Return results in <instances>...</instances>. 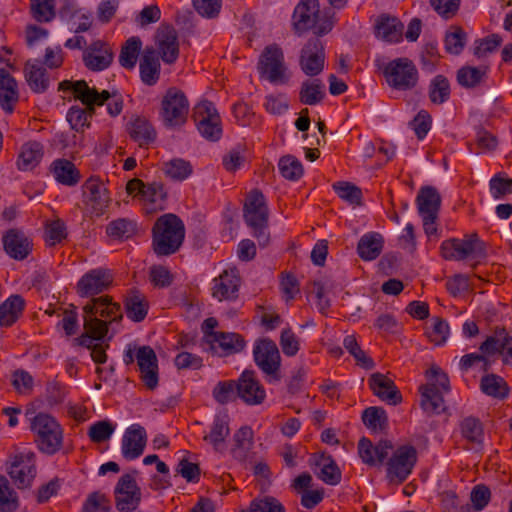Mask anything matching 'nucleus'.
Masks as SVG:
<instances>
[{
    "mask_svg": "<svg viewBox=\"0 0 512 512\" xmlns=\"http://www.w3.org/2000/svg\"><path fill=\"white\" fill-rule=\"evenodd\" d=\"M368 384L375 396L388 404L397 405L401 403L402 396L392 379L386 375L376 372L369 379Z\"/></svg>",
    "mask_w": 512,
    "mask_h": 512,
    "instance_id": "nucleus-27",
    "label": "nucleus"
},
{
    "mask_svg": "<svg viewBox=\"0 0 512 512\" xmlns=\"http://www.w3.org/2000/svg\"><path fill=\"white\" fill-rule=\"evenodd\" d=\"M156 53L166 64H173L179 56L177 32L172 26H161L155 35Z\"/></svg>",
    "mask_w": 512,
    "mask_h": 512,
    "instance_id": "nucleus-21",
    "label": "nucleus"
},
{
    "mask_svg": "<svg viewBox=\"0 0 512 512\" xmlns=\"http://www.w3.org/2000/svg\"><path fill=\"white\" fill-rule=\"evenodd\" d=\"M31 428L37 435L38 447L42 452L52 455L61 448L62 429L53 417L39 413L34 417Z\"/></svg>",
    "mask_w": 512,
    "mask_h": 512,
    "instance_id": "nucleus-7",
    "label": "nucleus"
},
{
    "mask_svg": "<svg viewBox=\"0 0 512 512\" xmlns=\"http://www.w3.org/2000/svg\"><path fill=\"white\" fill-rule=\"evenodd\" d=\"M365 426L374 432H382L388 426V417L382 407H368L362 413Z\"/></svg>",
    "mask_w": 512,
    "mask_h": 512,
    "instance_id": "nucleus-49",
    "label": "nucleus"
},
{
    "mask_svg": "<svg viewBox=\"0 0 512 512\" xmlns=\"http://www.w3.org/2000/svg\"><path fill=\"white\" fill-rule=\"evenodd\" d=\"M59 90L71 91L76 100H79L85 108L72 106L67 113V121L76 132H83L90 126V119L95 114V106L104 105L110 98V92H99L94 87H89L85 80H64L59 83Z\"/></svg>",
    "mask_w": 512,
    "mask_h": 512,
    "instance_id": "nucleus-1",
    "label": "nucleus"
},
{
    "mask_svg": "<svg viewBox=\"0 0 512 512\" xmlns=\"http://www.w3.org/2000/svg\"><path fill=\"white\" fill-rule=\"evenodd\" d=\"M229 434L228 415L218 414L214 417L209 433L204 435L203 440L211 444L215 451H220Z\"/></svg>",
    "mask_w": 512,
    "mask_h": 512,
    "instance_id": "nucleus-35",
    "label": "nucleus"
},
{
    "mask_svg": "<svg viewBox=\"0 0 512 512\" xmlns=\"http://www.w3.org/2000/svg\"><path fill=\"white\" fill-rule=\"evenodd\" d=\"M43 156L42 145L36 141L25 143L17 159V167L23 171L32 170Z\"/></svg>",
    "mask_w": 512,
    "mask_h": 512,
    "instance_id": "nucleus-39",
    "label": "nucleus"
},
{
    "mask_svg": "<svg viewBox=\"0 0 512 512\" xmlns=\"http://www.w3.org/2000/svg\"><path fill=\"white\" fill-rule=\"evenodd\" d=\"M441 254L446 260L480 259L485 257V245L477 234L466 235L463 239H449L441 244Z\"/></svg>",
    "mask_w": 512,
    "mask_h": 512,
    "instance_id": "nucleus-8",
    "label": "nucleus"
},
{
    "mask_svg": "<svg viewBox=\"0 0 512 512\" xmlns=\"http://www.w3.org/2000/svg\"><path fill=\"white\" fill-rule=\"evenodd\" d=\"M343 345L345 349L356 359L358 365L365 369H372L374 367L373 360L360 348L354 335L346 336L344 338Z\"/></svg>",
    "mask_w": 512,
    "mask_h": 512,
    "instance_id": "nucleus-58",
    "label": "nucleus"
},
{
    "mask_svg": "<svg viewBox=\"0 0 512 512\" xmlns=\"http://www.w3.org/2000/svg\"><path fill=\"white\" fill-rule=\"evenodd\" d=\"M325 63V50L322 41L313 37L303 46L299 64L301 70L308 76H317L323 71Z\"/></svg>",
    "mask_w": 512,
    "mask_h": 512,
    "instance_id": "nucleus-17",
    "label": "nucleus"
},
{
    "mask_svg": "<svg viewBox=\"0 0 512 512\" xmlns=\"http://www.w3.org/2000/svg\"><path fill=\"white\" fill-rule=\"evenodd\" d=\"M24 76L34 93H45L50 86V77L39 60H28L24 66Z\"/></svg>",
    "mask_w": 512,
    "mask_h": 512,
    "instance_id": "nucleus-28",
    "label": "nucleus"
},
{
    "mask_svg": "<svg viewBox=\"0 0 512 512\" xmlns=\"http://www.w3.org/2000/svg\"><path fill=\"white\" fill-rule=\"evenodd\" d=\"M278 166L281 175L288 180H298L303 174L300 161L290 155L282 157Z\"/></svg>",
    "mask_w": 512,
    "mask_h": 512,
    "instance_id": "nucleus-60",
    "label": "nucleus"
},
{
    "mask_svg": "<svg viewBox=\"0 0 512 512\" xmlns=\"http://www.w3.org/2000/svg\"><path fill=\"white\" fill-rule=\"evenodd\" d=\"M142 47V41L139 37H130L121 48L119 63L126 69H133Z\"/></svg>",
    "mask_w": 512,
    "mask_h": 512,
    "instance_id": "nucleus-48",
    "label": "nucleus"
},
{
    "mask_svg": "<svg viewBox=\"0 0 512 512\" xmlns=\"http://www.w3.org/2000/svg\"><path fill=\"white\" fill-rule=\"evenodd\" d=\"M54 178L66 186H74L80 181V173L75 165L66 159H58L52 164Z\"/></svg>",
    "mask_w": 512,
    "mask_h": 512,
    "instance_id": "nucleus-40",
    "label": "nucleus"
},
{
    "mask_svg": "<svg viewBox=\"0 0 512 512\" xmlns=\"http://www.w3.org/2000/svg\"><path fill=\"white\" fill-rule=\"evenodd\" d=\"M403 29L404 25L396 17L382 16L376 25L377 36L388 42H398Z\"/></svg>",
    "mask_w": 512,
    "mask_h": 512,
    "instance_id": "nucleus-41",
    "label": "nucleus"
},
{
    "mask_svg": "<svg viewBox=\"0 0 512 512\" xmlns=\"http://www.w3.org/2000/svg\"><path fill=\"white\" fill-rule=\"evenodd\" d=\"M125 309L129 319L141 322L147 315L148 302L142 294L133 292L126 299Z\"/></svg>",
    "mask_w": 512,
    "mask_h": 512,
    "instance_id": "nucleus-45",
    "label": "nucleus"
},
{
    "mask_svg": "<svg viewBox=\"0 0 512 512\" xmlns=\"http://www.w3.org/2000/svg\"><path fill=\"white\" fill-rule=\"evenodd\" d=\"M466 42V32L460 26H452L445 35V50L450 54L459 55L463 51Z\"/></svg>",
    "mask_w": 512,
    "mask_h": 512,
    "instance_id": "nucleus-53",
    "label": "nucleus"
},
{
    "mask_svg": "<svg viewBox=\"0 0 512 512\" xmlns=\"http://www.w3.org/2000/svg\"><path fill=\"white\" fill-rule=\"evenodd\" d=\"M480 351L487 355L499 353L505 364H512V336L504 328H496L480 345Z\"/></svg>",
    "mask_w": 512,
    "mask_h": 512,
    "instance_id": "nucleus-22",
    "label": "nucleus"
},
{
    "mask_svg": "<svg viewBox=\"0 0 512 512\" xmlns=\"http://www.w3.org/2000/svg\"><path fill=\"white\" fill-rule=\"evenodd\" d=\"M25 301L20 295H11L0 305V326L13 325L22 315Z\"/></svg>",
    "mask_w": 512,
    "mask_h": 512,
    "instance_id": "nucleus-37",
    "label": "nucleus"
},
{
    "mask_svg": "<svg viewBox=\"0 0 512 512\" xmlns=\"http://www.w3.org/2000/svg\"><path fill=\"white\" fill-rule=\"evenodd\" d=\"M480 388L484 394L498 399H504L509 394L507 383L502 377L496 374L483 376L480 382Z\"/></svg>",
    "mask_w": 512,
    "mask_h": 512,
    "instance_id": "nucleus-43",
    "label": "nucleus"
},
{
    "mask_svg": "<svg viewBox=\"0 0 512 512\" xmlns=\"http://www.w3.org/2000/svg\"><path fill=\"white\" fill-rule=\"evenodd\" d=\"M162 171L174 181H184L193 173V167L185 159L174 158L162 164Z\"/></svg>",
    "mask_w": 512,
    "mask_h": 512,
    "instance_id": "nucleus-44",
    "label": "nucleus"
},
{
    "mask_svg": "<svg viewBox=\"0 0 512 512\" xmlns=\"http://www.w3.org/2000/svg\"><path fill=\"white\" fill-rule=\"evenodd\" d=\"M106 232L113 238H130L136 232V223L127 218H119L108 224Z\"/></svg>",
    "mask_w": 512,
    "mask_h": 512,
    "instance_id": "nucleus-56",
    "label": "nucleus"
},
{
    "mask_svg": "<svg viewBox=\"0 0 512 512\" xmlns=\"http://www.w3.org/2000/svg\"><path fill=\"white\" fill-rule=\"evenodd\" d=\"M416 204L420 216H438L441 196L435 187L424 186L418 192Z\"/></svg>",
    "mask_w": 512,
    "mask_h": 512,
    "instance_id": "nucleus-32",
    "label": "nucleus"
},
{
    "mask_svg": "<svg viewBox=\"0 0 512 512\" xmlns=\"http://www.w3.org/2000/svg\"><path fill=\"white\" fill-rule=\"evenodd\" d=\"M383 244V237L379 233H367L360 238L357 245V252L361 259L371 261L381 254Z\"/></svg>",
    "mask_w": 512,
    "mask_h": 512,
    "instance_id": "nucleus-36",
    "label": "nucleus"
},
{
    "mask_svg": "<svg viewBox=\"0 0 512 512\" xmlns=\"http://www.w3.org/2000/svg\"><path fill=\"white\" fill-rule=\"evenodd\" d=\"M210 336H212V340H209L208 344H201V347L204 351L219 357L239 353L245 347L244 338L237 333L219 332L210 334Z\"/></svg>",
    "mask_w": 512,
    "mask_h": 512,
    "instance_id": "nucleus-19",
    "label": "nucleus"
},
{
    "mask_svg": "<svg viewBox=\"0 0 512 512\" xmlns=\"http://www.w3.org/2000/svg\"><path fill=\"white\" fill-rule=\"evenodd\" d=\"M325 96V86L319 79L307 80L301 84L299 101L305 105L319 104Z\"/></svg>",
    "mask_w": 512,
    "mask_h": 512,
    "instance_id": "nucleus-42",
    "label": "nucleus"
},
{
    "mask_svg": "<svg viewBox=\"0 0 512 512\" xmlns=\"http://www.w3.org/2000/svg\"><path fill=\"white\" fill-rule=\"evenodd\" d=\"M113 282L110 270L97 268L85 273L77 283V293L81 297H94L107 290Z\"/></svg>",
    "mask_w": 512,
    "mask_h": 512,
    "instance_id": "nucleus-18",
    "label": "nucleus"
},
{
    "mask_svg": "<svg viewBox=\"0 0 512 512\" xmlns=\"http://www.w3.org/2000/svg\"><path fill=\"white\" fill-rule=\"evenodd\" d=\"M333 189L341 199L349 202L350 204L359 205L361 203L362 191L359 187L349 182L341 181L334 183Z\"/></svg>",
    "mask_w": 512,
    "mask_h": 512,
    "instance_id": "nucleus-61",
    "label": "nucleus"
},
{
    "mask_svg": "<svg viewBox=\"0 0 512 512\" xmlns=\"http://www.w3.org/2000/svg\"><path fill=\"white\" fill-rule=\"evenodd\" d=\"M83 512H111V503L105 494L91 493L83 506Z\"/></svg>",
    "mask_w": 512,
    "mask_h": 512,
    "instance_id": "nucleus-63",
    "label": "nucleus"
},
{
    "mask_svg": "<svg viewBox=\"0 0 512 512\" xmlns=\"http://www.w3.org/2000/svg\"><path fill=\"white\" fill-rule=\"evenodd\" d=\"M33 18L38 22H49L55 17L51 0H30Z\"/></svg>",
    "mask_w": 512,
    "mask_h": 512,
    "instance_id": "nucleus-62",
    "label": "nucleus"
},
{
    "mask_svg": "<svg viewBox=\"0 0 512 512\" xmlns=\"http://www.w3.org/2000/svg\"><path fill=\"white\" fill-rule=\"evenodd\" d=\"M86 211L91 216H101L110 203L108 189L98 178H89L83 185Z\"/></svg>",
    "mask_w": 512,
    "mask_h": 512,
    "instance_id": "nucleus-14",
    "label": "nucleus"
},
{
    "mask_svg": "<svg viewBox=\"0 0 512 512\" xmlns=\"http://www.w3.org/2000/svg\"><path fill=\"white\" fill-rule=\"evenodd\" d=\"M240 279L236 274V270H225L217 279L213 288V296L222 301L232 300L237 297Z\"/></svg>",
    "mask_w": 512,
    "mask_h": 512,
    "instance_id": "nucleus-33",
    "label": "nucleus"
},
{
    "mask_svg": "<svg viewBox=\"0 0 512 512\" xmlns=\"http://www.w3.org/2000/svg\"><path fill=\"white\" fill-rule=\"evenodd\" d=\"M82 58L89 70L102 71L111 65L113 52L107 43L96 40L83 51Z\"/></svg>",
    "mask_w": 512,
    "mask_h": 512,
    "instance_id": "nucleus-24",
    "label": "nucleus"
},
{
    "mask_svg": "<svg viewBox=\"0 0 512 512\" xmlns=\"http://www.w3.org/2000/svg\"><path fill=\"white\" fill-rule=\"evenodd\" d=\"M238 398L250 406L260 405L266 398V391L253 370H244L237 380Z\"/></svg>",
    "mask_w": 512,
    "mask_h": 512,
    "instance_id": "nucleus-20",
    "label": "nucleus"
},
{
    "mask_svg": "<svg viewBox=\"0 0 512 512\" xmlns=\"http://www.w3.org/2000/svg\"><path fill=\"white\" fill-rule=\"evenodd\" d=\"M19 101L17 81L4 68H0V106L6 113H12Z\"/></svg>",
    "mask_w": 512,
    "mask_h": 512,
    "instance_id": "nucleus-30",
    "label": "nucleus"
},
{
    "mask_svg": "<svg viewBox=\"0 0 512 512\" xmlns=\"http://www.w3.org/2000/svg\"><path fill=\"white\" fill-rule=\"evenodd\" d=\"M243 218L246 225L252 229V235L257 239L260 247H266L270 241L268 230L269 209L263 193L254 189L247 195Z\"/></svg>",
    "mask_w": 512,
    "mask_h": 512,
    "instance_id": "nucleus-3",
    "label": "nucleus"
},
{
    "mask_svg": "<svg viewBox=\"0 0 512 512\" xmlns=\"http://www.w3.org/2000/svg\"><path fill=\"white\" fill-rule=\"evenodd\" d=\"M127 130L130 137L139 144L140 147L147 146L156 139V131L152 124L142 116H135L127 124Z\"/></svg>",
    "mask_w": 512,
    "mask_h": 512,
    "instance_id": "nucleus-31",
    "label": "nucleus"
},
{
    "mask_svg": "<svg viewBox=\"0 0 512 512\" xmlns=\"http://www.w3.org/2000/svg\"><path fill=\"white\" fill-rule=\"evenodd\" d=\"M234 457L240 461H245L248 453L253 448V431L248 426L241 427L235 434Z\"/></svg>",
    "mask_w": 512,
    "mask_h": 512,
    "instance_id": "nucleus-46",
    "label": "nucleus"
},
{
    "mask_svg": "<svg viewBox=\"0 0 512 512\" xmlns=\"http://www.w3.org/2000/svg\"><path fill=\"white\" fill-rule=\"evenodd\" d=\"M449 80L444 75H436L429 84L428 95L433 104H443L450 98Z\"/></svg>",
    "mask_w": 512,
    "mask_h": 512,
    "instance_id": "nucleus-47",
    "label": "nucleus"
},
{
    "mask_svg": "<svg viewBox=\"0 0 512 512\" xmlns=\"http://www.w3.org/2000/svg\"><path fill=\"white\" fill-rule=\"evenodd\" d=\"M421 407L428 414H440L445 410L444 399L441 391L435 384H427L420 387Z\"/></svg>",
    "mask_w": 512,
    "mask_h": 512,
    "instance_id": "nucleus-38",
    "label": "nucleus"
},
{
    "mask_svg": "<svg viewBox=\"0 0 512 512\" xmlns=\"http://www.w3.org/2000/svg\"><path fill=\"white\" fill-rule=\"evenodd\" d=\"M147 443V434L144 427L133 424L125 431L122 438V455L126 460L140 457Z\"/></svg>",
    "mask_w": 512,
    "mask_h": 512,
    "instance_id": "nucleus-25",
    "label": "nucleus"
},
{
    "mask_svg": "<svg viewBox=\"0 0 512 512\" xmlns=\"http://www.w3.org/2000/svg\"><path fill=\"white\" fill-rule=\"evenodd\" d=\"M310 464L318 468L315 471L317 476L328 485H337L341 481V471L330 455L313 454L310 458Z\"/></svg>",
    "mask_w": 512,
    "mask_h": 512,
    "instance_id": "nucleus-29",
    "label": "nucleus"
},
{
    "mask_svg": "<svg viewBox=\"0 0 512 512\" xmlns=\"http://www.w3.org/2000/svg\"><path fill=\"white\" fill-rule=\"evenodd\" d=\"M460 431L463 438L470 443L481 444L483 442V425L482 422L476 417H465L460 422Z\"/></svg>",
    "mask_w": 512,
    "mask_h": 512,
    "instance_id": "nucleus-51",
    "label": "nucleus"
},
{
    "mask_svg": "<svg viewBox=\"0 0 512 512\" xmlns=\"http://www.w3.org/2000/svg\"><path fill=\"white\" fill-rule=\"evenodd\" d=\"M11 385L18 394L30 395L33 391L34 379L28 371L17 369L11 375Z\"/></svg>",
    "mask_w": 512,
    "mask_h": 512,
    "instance_id": "nucleus-59",
    "label": "nucleus"
},
{
    "mask_svg": "<svg viewBox=\"0 0 512 512\" xmlns=\"http://www.w3.org/2000/svg\"><path fill=\"white\" fill-rule=\"evenodd\" d=\"M152 231L154 251L157 255L174 254L184 240V224L174 214H165L158 218Z\"/></svg>",
    "mask_w": 512,
    "mask_h": 512,
    "instance_id": "nucleus-4",
    "label": "nucleus"
},
{
    "mask_svg": "<svg viewBox=\"0 0 512 512\" xmlns=\"http://www.w3.org/2000/svg\"><path fill=\"white\" fill-rule=\"evenodd\" d=\"M417 461V451L411 445L398 447L387 462V476L390 481L404 482L411 474Z\"/></svg>",
    "mask_w": 512,
    "mask_h": 512,
    "instance_id": "nucleus-12",
    "label": "nucleus"
},
{
    "mask_svg": "<svg viewBox=\"0 0 512 512\" xmlns=\"http://www.w3.org/2000/svg\"><path fill=\"white\" fill-rule=\"evenodd\" d=\"M141 489L131 474L122 475L114 490L116 508L120 512H131L137 509L141 501Z\"/></svg>",
    "mask_w": 512,
    "mask_h": 512,
    "instance_id": "nucleus-15",
    "label": "nucleus"
},
{
    "mask_svg": "<svg viewBox=\"0 0 512 512\" xmlns=\"http://www.w3.org/2000/svg\"><path fill=\"white\" fill-rule=\"evenodd\" d=\"M189 103L185 94L175 87L166 91L161 103V118L165 126L175 127L186 122Z\"/></svg>",
    "mask_w": 512,
    "mask_h": 512,
    "instance_id": "nucleus-9",
    "label": "nucleus"
},
{
    "mask_svg": "<svg viewBox=\"0 0 512 512\" xmlns=\"http://www.w3.org/2000/svg\"><path fill=\"white\" fill-rule=\"evenodd\" d=\"M135 358L140 373V379L144 386L149 390H154L158 386V359L155 351L150 346H140L135 348Z\"/></svg>",
    "mask_w": 512,
    "mask_h": 512,
    "instance_id": "nucleus-16",
    "label": "nucleus"
},
{
    "mask_svg": "<svg viewBox=\"0 0 512 512\" xmlns=\"http://www.w3.org/2000/svg\"><path fill=\"white\" fill-rule=\"evenodd\" d=\"M256 365L269 377V381L280 380L281 356L276 343L268 338L260 339L253 349Z\"/></svg>",
    "mask_w": 512,
    "mask_h": 512,
    "instance_id": "nucleus-10",
    "label": "nucleus"
},
{
    "mask_svg": "<svg viewBox=\"0 0 512 512\" xmlns=\"http://www.w3.org/2000/svg\"><path fill=\"white\" fill-rule=\"evenodd\" d=\"M293 21L296 31L313 30L318 36L327 34L333 27L329 12H320L318 0H301L294 9Z\"/></svg>",
    "mask_w": 512,
    "mask_h": 512,
    "instance_id": "nucleus-5",
    "label": "nucleus"
},
{
    "mask_svg": "<svg viewBox=\"0 0 512 512\" xmlns=\"http://www.w3.org/2000/svg\"><path fill=\"white\" fill-rule=\"evenodd\" d=\"M486 68L464 66L457 71V82L464 88H475L486 77Z\"/></svg>",
    "mask_w": 512,
    "mask_h": 512,
    "instance_id": "nucleus-50",
    "label": "nucleus"
},
{
    "mask_svg": "<svg viewBox=\"0 0 512 512\" xmlns=\"http://www.w3.org/2000/svg\"><path fill=\"white\" fill-rule=\"evenodd\" d=\"M257 68L260 76L271 83H285L287 81L284 54L282 49L276 44H271L264 48Z\"/></svg>",
    "mask_w": 512,
    "mask_h": 512,
    "instance_id": "nucleus-11",
    "label": "nucleus"
},
{
    "mask_svg": "<svg viewBox=\"0 0 512 512\" xmlns=\"http://www.w3.org/2000/svg\"><path fill=\"white\" fill-rule=\"evenodd\" d=\"M502 43V38L497 34L489 35L483 39L476 40L473 53L476 57L482 58L494 52Z\"/></svg>",
    "mask_w": 512,
    "mask_h": 512,
    "instance_id": "nucleus-64",
    "label": "nucleus"
},
{
    "mask_svg": "<svg viewBox=\"0 0 512 512\" xmlns=\"http://www.w3.org/2000/svg\"><path fill=\"white\" fill-rule=\"evenodd\" d=\"M18 506L17 493L11 488L8 479L0 475V512H14Z\"/></svg>",
    "mask_w": 512,
    "mask_h": 512,
    "instance_id": "nucleus-54",
    "label": "nucleus"
},
{
    "mask_svg": "<svg viewBox=\"0 0 512 512\" xmlns=\"http://www.w3.org/2000/svg\"><path fill=\"white\" fill-rule=\"evenodd\" d=\"M247 510L249 512H286L282 503L272 496H263L254 498Z\"/></svg>",
    "mask_w": 512,
    "mask_h": 512,
    "instance_id": "nucleus-57",
    "label": "nucleus"
},
{
    "mask_svg": "<svg viewBox=\"0 0 512 512\" xmlns=\"http://www.w3.org/2000/svg\"><path fill=\"white\" fill-rule=\"evenodd\" d=\"M193 119L196 126H202L204 129V123L220 122V115L217 112L214 104L211 101L204 100L198 103L193 109Z\"/></svg>",
    "mask_w": 512,
    "mask_h": 512,
    "instance_id": "nucleus-52",
    "label": "nucleus"
},
{
    "mask_svg": "<svg viewBox=\"0 0 512 512\" xmlns=\"http://www.w3.org/2000/svg\"><path fill=\"white\" fill-rule=\"evenodd\" d=\"M7 472L18 489L30 487L36 475L34 454L20 453L10 457Z\"/></svg>",
    "mask_w": 512,
    "mask_h": 512,
    "instance_id": "nucleus-13",
    "label": "nucleus"
},
{
    "mask_svg": "<svg viewBox=\"0 0 512 512\" xmlns=\"http://www.w3.org/2000/svg\"><path fill=\"white\" fill-rule=\"evenodd\" d=\"M377 66L382 70L387 84L393 89L407 91L418 83V70L413 61L406 57L396 58L387 63L377 60Z\"/></svg>",
    "mask_w": 512,
    "mask_h": 512,
    "instance_id": "nucleus-6",
    "label": "nucleus"
},
{
    "mask_svg": "<svg viewBox=\"0 0 512 512\" xmlns=\"http://www.w3.org/2000/svg\"><path fill=\"white\" fill-rule=\"evenodd\" d=\"M212 395L219 404H227L238 398L237 381L227 380L220 381L216 384L212 391Z\"/></svg>",
    "mask_w": 512,
    "mask_h": 512,
    "instance_id": "nucleus-55",
    "label": "nucleus"
},
{
    "mask_svg": "<svg viewBox=\"0 0 512 512\" xmlns=\"http://www.w3.org/2000/svg\"><path fill=\"white\" fill-rule=\"evenodd\" d=\"M4 251L15 260H24L32 251L31 239L19 229H9L3 234Z\"/></svg>",
    "mask_w": 512,
    "mask_h": 512,
    "instance_id": "nucleus-23",
    "label": "nucleus"
},
{
    "mask_svg": "<svg viewBox=\"0 0 512 512\" xmlns=\"http://www.w3.org/2000/svg\"><path fill=\"white\" fill-rule=\"evenodd\" d=\"M84 328L89 329L96 338H104L108 324L122 319L121 308L112 298L105 295L92 297L84 307Z\"/></svg>",
    "mask_w": 512,
    "mask_h": 512,
    "instance_id": "nucleus-2",
    "label": "nucleus"
},
{
    "mask_svg": "<svg viewBox=\"0 0 512 512\" xmlns=\"http://www.w3.org/2000/svg\"><path fill=\"white\" fill-rule=\"evenodd\" d=\"M392 449L393 445L388 440H380L374 445L371 440L364 437L358 443V454L369 466L382 465Z\"/></svg>",
    "mask_w": 512,
    "mask_h": 512,
    "instance_id": "nucleus-26",
    "label": "nucleus"
},
{
    "mask_svg": "<svg viewBox=\"0 0 512 512\" xmlns=\"http://www.w3.org/2000/svg\"><path fill=\"white\" fill-rule=\"evenodd\" d=\"M140 76L143 83L152 86L157 83L160 76V62L156 50L146 47L139 64Z\"/></svg>",
    "mask_w": 512,
    "mask_h": 512,
    "instance_id": "nucleus-34",
    "label": "nucleus"
}]
</instances>
